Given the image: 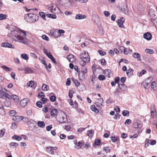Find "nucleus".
<instances>
[{
	"instance_id": "48",
	"label": "nucleus",
	"mask_w": 157,
	"mask_h": 157,
	"mask_svg": "<svg viewBox=\"0 0 157 157\" xmlns=\"http://www.w3.org/2000/svg\"><path fill=\"white\" fill-rule=\"evenodd\" d=\"M44 58L43 59L41 60V62L43 64H44V65L46 69L47 70L48 69V66L46 63V61L44 60Z\"/></svg>"
},
{
	"instance_id": "54",
	"label": "nucleus",
	"mask_w": 157,
	"mask_h": 157,
	"mask_svg": "<svg viewBox=\"0 0 157 157\" xmlns=\"http://www.w3.org/2000/svg\"><path fill=\"white\" fill-rule=\"evenodd\" d=\"M142 125L137 128L138 129L137 132L138 133H141L143 131V128H142Z\"/></svg>"
},
{
	"instance_id": "23",
	"label": "nucleus",
	"mask_w": 157,
	"mask_h": 157,
	"mask_svg": "<svg viewBox=\"0 0 157 157\" xmlns=\"http://www.w3.org/2000/svg\"><path fill=\"white\" fill-rule=\"evenodd\" d=\"M2 67L4 70L6 72L10 71L12 70V68H9L5 65L2 66Z\"/></svg>"
},
{
	"instance_id": "17",
	"label": "nucleus",
	"mask_w": 157,
	"mask_h": 157,
	"mask_svg": "<svg viewBox=\"0 0 157 157\" xmlns=\"http://www.w3.org/2000/svg\"><path fill=\"white\" fill-rule=\"evenodd\" d=\"M134 70L132 68H130L126 72L127 75L129 77L133 75Z\"/></svg>"
},
{
	"instance_id": "13",
	"label": "nucleus",
	"mask_w": 157,
	"mask_h": 157,
	"mask_svg": "<svg viewBox=\"0 0 157 157\" xmlns=\"http://www.w3.org/2000/svg\"><path fill=\"white\" fill-rule=\"evenodd\" d=\"M52 148L53 147L49 146L46 147V150L48 153L51 154L53 155L54 154V151Z\"/></svg>"
},
{
	"instance_id": "26",
	"label": "nucleus",
	"mask_w": 157,
	"mask_h": 157,
	"mask_svg": "<svg viewBox=\"0 0 157 157\" xmlns=\"http://www.w3.org/2000/svg\"><path fill=\"white\" fill-rule=\"evenodd\" d=\"M141 85L145 89L147 88L149 86V83L144 81L142 82Z\"/></svg>"
},
{
	"instance_id": "45",
	"label": "nucleus",
	"mask_w": 157,
	"mask_h": 157,
	"mask_svg": "<svg viewBox=\"0 0 157 157\" xmlns=\"http://www.w3.org/2000/svg\"><path fill=\"white\" fill-rule=\"evenodd\" d=\"M50 99L51 101L54 102L56 100V97L55 96H51L50 97Z\"/></svg>"
},
{
	"instance_id": "24",
	"label": "nucleus",
	"mask_w": 157,
	"mask_h": 157,
	"mask_svg": "<svg viewBox=\"0 0 157 157\" xmlns=\"http://www.w3.org/2000/svg\"><path fill=\"white\" fill-rule=\"evenodd\" d=\"M151 86L154 90H156L157 89V83L153 81L151 83Z\"/></svg>"
},
{
	"instance_id": "49",
	"label": "nucleus",
	"mask_w": 157,
	"mask_h": 157,
	"mask_svg": "<svg viewBox=\"0 0 157 157\" xmlns=\"http://www.w3.org/2000/svg\"><path fill=\"white\" fill-rule=\"evenodd\" d=\"M151 111L155 112V109L154 105L153 104H151L150 108Z\"/></svg>"
},
{
	"instance_id": "20",
	"label": "nucleus",
	"mask_w": 157,
	"mask_h": 157,
	"mask_svg": "<svg viewBox=\"0 0 157 157\" xmlns=\"http://www.w3.org/2000/svg\"><path fill=\"white\" fill-rule=\"evenodd\" d=\"M118 86L120 90L123 91H124L126 89V86L124 84H118Z\"/></svg>"
},
{
	"instance_id": "63",
	"label": "nucleus",
	"mask_w": 157,
	"mask_h": 157,
	"mask_svg": "<svg viewBox=\"0 0 157 157\" xmlns=\"http://www.w3.org/2000/svg\"><path fill=\"white\" fill-rule=\"evenodd\" d=\"M10 145H11V146L17 147L18 146V144L17 143L11 142L10 143Z\"/></svg>"
},
{
	"instance_id": "37",
	"label": "nucleus",
	"mask_w": 157,
	"mask_h": 157,
	"mask_svg": "<svg viewBox=\"0 0 157 157\" xmlns=\"http://www.w3.org/2000/svg\"><path fill=\"white\" fill-rule=\"evenodd\" d=\"M84 75V74H83L81 72H79V73H78V76L79 79L81 80L84 79L85 78Z\"/></svg>"
},
{
	"instance_id": "51",
	"label": "nucleus",
	"mask_w": 157,
	"mask_h": 157,
	"mask_svg": "<svg viewBox=\"0 0 157 157\" xmlns=\"http://www.w3.org/2000/svg\"><path fill=\"white\" fill-rule=\"evenodd\" d=\"M42 38L43 39L47 41H49V38L45 35H43L42 36Z\"/></svg>"
},
{
	"instance_id": "1",
	"label": "nucleus",
	"mask_w": 157,
	"mask_h": 157,
	"mask_svg": "<svg viewBox=\"0 0 157 157\" xmlns=\"http://www.w3.org/2000/svg\"><path fill=\"white\" fill-rule=\"evenodd\" d=\"M10 37L13 41L25 44L27 43L26 38V32L22 29H17V28H10L9 29Z\"/></svg>"
},
{
	"instance_id": "60",
	"label": "nucleus",
	"mask_w": 157,
	"mask_h": 157,
	"mask_svg": "<svg viewBox=\"0 0 157 157\" xmlns=\"http://www.w3.org/2000/svg\"><path fill=\"white\" fill-rule=\"evenodd\" d=\"M38 96L39 97L41 98L42 99V98L44 97L45 95L43 93L40 92V93H39L38 94Z\"/></svg>"
},
{
	"instance_id": "33",
	"label": "nucleus",
	"mask_w": 157,
	"mask_h": 157,
	"mask_svg": "<svg viewBox=\"0 0 157 157\" xmlns=\"http://www.w3.org/2000/svg\"><path fill=\"white\" fill-rule=\"evenodd\" d=\"M58 111L57 109H55L52 110L51 112V115L52 117H54L58 113Z\"/></svg>"
},
{
	"instance_id": "7",
	"label": "nucleus",
	"mask_w": 157,
	"mask_h": 157,
	"mask_svg": "<svg viewBox=\"0 0 157 157\" xmlns=\"http://www.w3.org/2000/svg\"><path fill=\"white\" fill-rule=\"evenodd\" d=\"M2 46L3 47L13 48H14L13 45L8 42L2 43Z\"/></svg>"
},
{
	"instance_id": "40",
	"label": "nucleus",
	"mask_w": 157,
	"mask_h": 157,
	"mask_svg": "<svg viewBox=\"0 0 157 157\" xmlns=\"http://www.w3.org/2000/svg\"><path fill=\"white\" fill-rule=\"evenodd\" d=\"M11 98L13 99L15 101H17L18 100V98L16 95H12L11 96Z\"/></svg>"
},
{
	"instance_id": "9",
	"label": "nucleus",
	"mask_w": 157,
	"mask_h": 157,
	"mask_svg": "<svg viewBox=\"0 0 157 157\" xmlns=\"http://www.w3.org/2000/svg\"><path fill=\"white\" fill-rule=\"evenodd\" d=\"M144 37L147 40H150L152 37L151 34L149 32L145 33L144 35Z\"/></svg>"
},
{
	"instance_id": "32",
	"label": "nucleus",
	"mask_w": 157,
	"mask_h": 157,
	"mask_svg": "<svg viewBox=\"0 0 157 157\" xmlns=\"http://www.w3.org/2000/svg\"><path fill=\"white\" fill-rule=\"evenodd\" d=\"M6 93L4 91H1L0 89V97L2 98H6Z\"/></svg>"
},
{
	"instance_id": "21",
	"label": "nucleus",
	"mask_w": 157,
	"mask_h": 157,
	"mask_svg": "<svg viewBox=\"0 0 157 157\" xmlns=\"http://www.w3.org/2000/svg\"><path fill=\"white\" fill-rule=\"evenodd\" d=\"M74 144H75V147L78 149L81 148L82 145V143L80 141H79L77 143L75 142Z\"/></svg>"
},
{
	"instance_id": "58",
	"label": "nucleus",
	"mask_w": 157,
	"mask_h": 157,
	"mask_svg": "<svg viewBox=\"0 0 157 157\" xmlns=\"http://www.w3.org/2000/svg\"><path fill=\"white\" fill-rule=\"evenodd\" d=\"M46 56L49 58L50 59H52L53 57V56L51 54V53L49 52V53H47V54H46Z\"/></svg>"
},
{
	"instance_id": "34",
	"label": "nucleus",
	"mask_w": 157,
	"mask_h": 157,
	"mask_svg": "<svg viewBox=\"0 0 157 157\" xmlns=\"http://www.w3.org/2000/svg\"><path fill=\"white\" fill-rule=\"evenodd\" d=\"M71 79L74 83L75 84L76 86L78 87V86H79L80 85V83L78 82L77 80L74 79V78H72Z\"/></svg>"
},
{
	"instance_id": "35",
	"label": "nucleus",
	"mask_w": 157,
	"mask_h": 157,
	"mask_svg": "<svg viewBox=\"0 0 157 157\" xmlns=\"http://www.w3.org/2000/svg\"><path fill=\"white\" fill-rule=\"evenodd\" d=\"M78 89L80 91H82L85 89V87L84 85L82 84H80L78 86Z\"/></svg>"
},
{
	"instance_id": "28",
	"label": "nucleus",
	"mask_w": 157,
	"mask_h": 157,
	"mask_svg": "<svg viewBox=\"0 0 157 157\" xmlns=\"http://www.w3.org/2000/svg\"><path fill=\"white\" fill-rule=\"evenodd\" d=\"M38 125L40 127L43 128L45 127V124L44 122L39 121L37 122Z\"/></svg>"
},
{
	"instance_id": "4",
	"label": "nucleus",
	"mask_w": 157,
	"mask_h": 157,
	"mask_svg": "<svg viewBox=\"0 0 157 157\" xmlns=\"http://www.w3.org/2000/svg\"><path fill=\"white\" fill-rule=\"evenodd\" d=\"M62 116L60 117L59 120L58 121L61 124L66 123L67 121V116L65 112H63L62 113Z\"/></svg>"
},
{
	"instance_id": "57",
	"label": "nucleus",
	"mask_w": 157,
	"mask_h": 157,
	"mask_svg": "<svg viewBox=\"0 0 157 157\" xmlns=\"http://www.w3.org/2000/svg\"><path fill=\"white\" fill-rule=\"evenodd\" d=\"M114 110H115L117 112L120 113V109L119 107L116 106H115V108H114Z\"/></svg>"
},
{
	"instance_id": "27",
	"label": "nucleus",
	"mask_w": 157,
	"mask_h": 157,
	"mask_svg": "<svg viewBox=\"0 0 157 157\" xmlns=\"http://www.w3.org/2000/svg\"><path fill=\"white\" fill-rule=\"evenodd\" d=\"M42 88V90L44 91H47L48 90L49 87L48 85L45 84H44L43 85Z\"/></svg>"
},
{
	"instance_id": "10",
	"label": "nucleus",
	"mask_w": 157,
	"mask_h": 157,
	"mask_svg": "<svg viewBox=\"0 0 157 157\" xmlns=\"http://www.w3.org/2000/svg\"><path fill=\"white\" fill-rule=\"evenodd\" d=\"M67 59L70 62H73L75 60V56L73 55L70 54L68 56Z\"/></svg>"
},
{
	"instance_id": "25",
	"label": "nucleus",
	"mask_w": 157,
	"mask_h": 157,
	"mask_svg": "<svg viewBox=\"0 0 157 157\" xmlns=\"http://www.w3.org/2000/svg\"><path fill=\"white\" fill-rule=\"evenodd\" d=\"M21 58L25 60H28L29 58L27 55L25 53H22L21 56Z\"/></svg>"
},
{
	"instance_id": "42",
	"label": "nucleus",
	"mask_w": 157,
	"mask_h": 157,
	"mask_svg": "<svg viewBox=\"0 0 157 157\" xmlns=\"http://www.w3.org/2000/svg\"><path fill=\"white\" fill-rule=\"evenodd\" d=\"M81 71H81V72L84 74H86L87 72V71L86 68L84 67H83L82 68Z\"/></svg>"
},
{
	"instance_id": "6",
	"label": "nucleus",
	"mask_w": 157,
	"mask_h": 157,
	"mask_svg": "<svg viewBox=\"0 0 157 157\" xmlns=\"http://www.w3.org/2000/svg\"><path fill=\"white\" fill-rule=\"evenodd\" d=\"M125 19L124 18L121 17L120 19L118 20L117 21V23L119 27L123 28L124 27V25H123Z\"/></svg>"
},
{
	"instance_id": "31",
	"label": "nucleus",
	"mask_w": 157,
	"mask_h": 157,
	"mask_svg": "<svg viewBox=\"0 0 157 157\" xmlns=\"http://www.w3.org/2000/svg\"><path fill=\"white\" fill-rule=\"evenodd\" d=\"M46 16L49 18L53 19H55L56 18V15L51 13L46 14Z\"/></svg>"
},
{
	"instance_id": "41",
	"label": "nucleus",
	"mask_w": 157,
	"mask_h": 157,
	"mask_svg": "<svg viewBox=\"0 0 157 157\" xmlns=\"http://www.w3.org/2000/svg\"><path fill=\"white\" fill-rule=\"evenodd\" d=\"M16 114V112L13 110H11L10 111L9 114L11 116H14Z\"/></svg>"
},
{
	"instance_id": "2",
	"label": "nucleus",
	"mask_w": 157,
	"mask_h": 157,
	"mask_svg": "<svg viewBox=\"0 0 157 157\" xmlns=\"http://www.w3.org/2000/svg\"><path fill=\"white\" fill-rule=\"evenodd\" d=\"M24 18L29 23H34L38 20L39 17L36 14L29 13L25 14L24 16Z\"/></svg>"
},
{
	"instance_id": "56",
	"label": "nucleus",
	"mask_w": 157,
	"mask_h": 157,
	"mask_svg": "<svg viewBox=\"0 0 157 157\" xmlns=\"http://www.w3.org/2000/svg\"><path fill=\"white\" fill-rule=\"evenodd\" d=\"M103 150L106 152H110V150L109 148V147H105L103 148Z\"/></svg>"
},
{
	"instance_id": "22",
	"label": "nucleus",
	"mask_w": 157,
	"mask_h": 157,
	"mask_svg": "<svg viewBox=\"0 0 157 157\" xmlns=\"http://www.w3.org/2000/svg\"><path fill=\"white\" fill-rule=\"evenodd\" d=\"M90 108L91 110L94 112L95 113L97 114L98 113L99 110L96 107L95 105H91L90 107Z\"/></svg>"
},
{
	"instance_id": "5",
	"label": "nucleus",
	"mask_w": 157,
	"mask_h": 157,
	"mask_svg": "<svg viewBox=\"0 0 157 157\" xmlns=\"http://www.w3.org/2000/svg\"><path fill=\"white\" fill-rule=\"evenodd\" d=\"M49 34L50 35L52 36H53L56 38H57L59 36V34L58 33L57 30H51L49 33Z\"/></svg>"
},
{
	"instance_id": "59",
	"label": "nucleus",
	"mask_w": 157,
	"mask_h": 157,
	"mask_svg": "<svg viewBox=\"0 0 157 157\" xmlns=\"http://www.w3.org/2000/svg\"><path fill=\"white\" fill-rule=\"evenodd\" d=\"M58 33L59 34V36H60L61 34L64 33L65 32L64 30L62 29H59L58 30Z\"/></svg>"
},
{
	"instance_id": "38",
	"label": "nucleus",
	"mask_w": 157,
	"mask_h": 157,
	"mask_svg": "<svg viewBox=\"0 0 157 157\" xmlns=\"http://www.w3.org/2000/svg\"><path fill=\"white\" fill-rule=\"evenodd\" d=\"M122 114L124 116H128L129 115V112L128 110H124L122 112Z\"/></svg>"
},
{
	"instance_id": "11",
	"label": "nucleus",
	"mask_w": 157,
	"mask_h": 157,
	"mask_svg": "<svg viewBox=\"0 0 157 157\" xmlns=\"http://www.w3.org/2000/svg\"><path fill=\"white\" fill-rule=\"evenodd\" d=\"M28 101V99H24L21 101L20 104L22 107H25Z\"/></svg>"
},
{
	"instance_id": "43",
	"label": "nucleus",
	"mask_w": 157,
	"mask_h": 157,
	"mask_svg": "<svg viewBox=\"0 0 157 157\" xmlns=\"http://www.w3.org/2000/svg\"><path fill=\"white\" fill-rule=\"evenodd\" d=\"M20 120H21V121L23 120L25 122H28L29 119L28 118L26 117L21 116V119H20Z\"/></svg>"
},
{
	"instance_id": "19",
	"label": "nucleus",
	"mask_w": 157,
	"mask_h": 157,
	"mask_svg": "<svg viewBox=\"0 0 157 157\" xmlns=\"http://www.w3.org/2000/svg\"><path fill=\"white\" fill-rule=\"evenodd\" d=\"M27 85L29 86H30L31 87L35 89L36 85V84H35L34 81H31L29 83H27Z\"/></svg>"
},
{
	"instance_id": "52",
	"label": "nucleus",
	"mask_w": 157,
	"mask_h": 157,
	"mask_svg": "<svg viewBox=\"0 0 157 157\" xmlns=\"http://www.w3.org/2000/svg\"><path fill=\"white\" fill-rule=\"evenodd\" d=\"M36 105L40 108H41L42 107V103L40 101H37L36 103Z\"/></svg>"
},
{
	"instance_id": "14",
	"label": "nucleus",
	"mask_w": 157,
	"mask_h": 157,
	"mask_svg": "<svg viewBox=\"0 0 157 157\" xmlns=\"http://www.w3.org/2000/svg\"><path fill=\"white\" fill-rule=\"evenodd\" d=\"M104 73L106 76L109 78L110 77L111 74V71L109 69H106L105 70Z\"/></svg>"
},
{
	"instance_id": "46",
	"label": "nucleus",
	"mask_w": 157,
	"mask_h": 157,
	"mask_svg": "<svg viewBox=\"0 0 157 157\" xmlns=\"http://www.w3.org/2000/svg\"><path fill=\"white\" fill-rule=\"evenodd\" d=\"M98 79L100 80L103 81L105 79V77L104 75H100L98 76Z\"/></svg>"
},
{
	"instance_id": "53",
	"label": "nucleus",
	"mask_w": 157,
	"mask_h": 157,
	"mask_svg": "<svg viewBox=\"0 0 157 157\" xmlns=\"http://www.w3.org/2000/svg\"><path fill=\"white\" fill-rule=\"evenodd\" d=\"M145 51L147 53H149V54H152L154 52L153 50L152 49H146L145 50Z\"/></svg>"
},
{
	"instance_id": "39",
	"label": "nucleus",
	"mask_w": 157,
	"mask_h": 157,
	"mask_svg": "<svg viewBox=\"0 0 157 157\" xmlns=\"http://www.w3.org/2000/svg\"><path fill=\"white\" fill-rule=\"evenodd\" d=\"M21 116H15L13 117V119L15 121H21V120H20V119H21Z\"/></svg>"
},
{
	"instance_id": "30",
	"label": "nucleus",
	"mask_w": 157,
	"mask_h": 157,
	"mask_svg": "<svg viewBox=\"0 0 157 157\" xmlns=\"http://www.w3.org/2000/svg\"><path fill=\"white\" fill-rule=\"evenodd\" d=\"M94 133V131L92 130H88L87 132V134L90 137L93 136Z\"/></svg>"
},
{
	"instance_id": "62",
	"label": "nucleus",
	"mask_w": 157,
	"mask_h": 157,
	"mask_svg": "<svg viewBox=\"0 0 157 157\" xmlns=\"http://www.w3.org/2000/svg\"><path fill=\"white\" fill-rule=\"evenodd\" d=\"M121 116V115L119 114V113H117L114 116V118L116 120L119 119L120 118V117Z\"/></svg>"
},
{
	"instance_id": "3",
	"label": "nucleus",
	"mask_w": 157,
	"mask_h": 157,
	"mask_svg": "<svg viewBox=\"0 0 157 157\" xmlns=\"http://www.w3.org/2000/svg\"><path fill=\"white\" fill-rule=\"evenodd\" d=\"M80 57L81 59L80 61V64L83 67L85 65L87 62L90 61V57L87 52L85 51L83 53L81 54Z\"/></svg>"
},
{
	"instance_id": "36",
	"label": "nucleus",
	"mask_w": 157,
	"mask_h": 157,
	"mask_svg": "<svg viewBox=\"0 0 157 157\" xmlns=\"http://www.w3.org/2000/svg\"><path fill=\"white\" fill-rule=\"evenodd\" d=\"M39 15L43 20H46L45 14L44 12H40L39 13Z\"/></svg>"
},
{
	"instance_id": "29",
	"label": "nucleus",
	"mask_w": 157,
	"mask_h": 157,
	"mask_svg": "<svg viewBox=\"0 0 157 157\" xmlns=\"http://www.w3.org/2000/svg\"><path fill=\"white\" fill-rule=\"evenodd\" d=\"M12 138L13 139L17 141H20L22 139V138L21 137L17 135H13L12 136Z\"/></svg>"
},
{
	"instance_id": "8",
	"label": "nucleus",
	"mask_w": 157,
	"mask_h": 157,
	"mask_svg": "<svg viewBox=\"0 0 157 157\" xmlns=\"http://www.w3.org/2000/svg\"><path fill=\"white\" fill-rule=\"evenodd\" d=\"M58 8L56 6H54L51 5L50 6L48 7V9L51 13H54V11L56 10Z\"/></svg>"
},
{
	"instance_id": "50",
	"label": "nucleus",
	"mask_w": 157,
	"mask_h": 157,
	"mask_svg": "<svg viewBox=\"0 0 157 157\" xmlns=\"http://www.w3.org/2000/svg\"><path fill=\"white\" fill-rule=\"evenodd\" d=\"M101 141L100 139H98L96 140L95 141V144L96 145L98 146L100 144Z\"/></svg>"
},
{
	"instance_id": "16",
	"label": "nucleus",
	"mask_w": 157,
	"mask_h": 157,
	"mask_svg": "<svg viewBox=\"0 0 157 157\" xmlns=\"http://www.w3.org/2000/svg\"><path fill=\"white\" fill-rule=\"evenodd\" d=\"M86 17V16L85 15L81 14H77L75 16V19H76L80 20L85 18Z\"/></svg>"
},
{
	"instance_id": "64",
	"label": "nucleus",
	"mask_w": 157,
	"mask_h": 157,
	"mask_svg": "<svg viewBox=\"0 0 157 157\" xmlns=\"http://www.w3.org/2000/svg\"><path fill=\"white\" fill-rule=\"evenodd\" d=\"M131 120L129 119H127L124 122V124H128L131 123Z\"/></svg>"
},
{
	"instance_id": "12",
	"label": "nucleus",
	"mask_w": 157,
	"mask_h": 157,
	"mask_svg": "<svg viewBox=\"0 0 157 157\" xmlns=\"http://www.w3.org/2000/svg\"><path fill=\"white\" fill-rule=\"evenodd\" d=\"M142 125V124L138 121H134L132 124V127L135 128H137Z\"/></svg>"
},
{
	"instance_id": "61",
	"label": "nucleus",
	"mask_w": 157,
	"mask_h": 157,
	"mask_svg": "<svg viewBox=\"0 0 157 157\" xmlns=\"http://www.w3.org/2000/svg\"><path fill=\"white\" fill-rule=\"evenodd\" d=\"M146 143L145 144V147H147L149 146V140L148 139H147L145 140Z\"/></svg>"
},
{
	"instance_id": "18",
	"label": "nucleus",
	"mask_w": 157,
	"mask_h": 157,
	"mask_svg": "<svg viewBox=\"0 0 157 157\" xmlns=\"http://www.w3.org/2000/svg\"><path fill=\"white\" fill-rule=\"evenodd\" d=\"M24 73L25 74H29L32 73L33 72L32 69L29 67H26L24 70Z\"/></svg>"
},
{
	"instance_id": "15",
	"label": "nucleus",
	"mask_w": 157,
	"mask_h": 157,
	"mask_svg": "<svg viewBox=\"0 0 157 157\" xmlns=\"http://www.w3.org/2000/svg\"><path fill=\"white\" fill-rule=\"evenodd\" d=\"M132 56L134 58L137 59L138 60H141L140 55L139 53L134 52L132 54Z\"/></svg>"
},
{
	"instance_id": "55",
	"label": "nucleus",
	"mask_w": 157,
	"mask_h": 157,
	"mask_svg": "<svg viewBox=\"0 0 157 157\" xmlns=\"http://www.w3.org/2000/svg\"><path fill=\"white\" fill-rule=\"evenodd\" d=\"M5 133V131L4 130H0V138L2 137Z\"/></svg>"
},
{
	"instance_id": "47",
	"label": "nucleus",
	"mask_w": 157,
	"mask_h": 157,
	"mask_svg": "<svg viewBox=\"0 0 157 157\" xmlns=\"http://www.w3.org/2000/svg\"><path fill=\"white\" fill-rule=\"evenodd\" d=\"M6 15L5 14H3L2 13L0 14V20H2L5 19L6 18Z\"/></svg>"
},
{
	"instance_id": "44",
	"label": "nucleus",
	"mask_w": 157,
	"mask_h": 157,
	"mask_svg": "<svg viewBox=\"0 0 157 157\" xmlns=\"http://www.w3.org/2000/svg\"><path fill=\"white\" fill-rule=\"evenodd\" d=\"M98 52L99 53V54L101 56H104L106 54V53L104 51H103L102 50H99L98 51Z\"/></svg>"
}]
</instances>
